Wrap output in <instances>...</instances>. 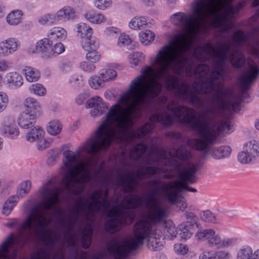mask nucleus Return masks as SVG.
Wrapping results in <instances>:
<instances>
[{
	"label": "nucleus",
	"instance_id": "obj_61",
	"mask_svg": "<svg viewBox=\"0 0 259 259\" xmlns=\"http://www.w3.org/2000/svg\"><path fill=\"white\" fill-rule=\"evenodd\" d=\"M142 3L147 7H153L155 5L154 0H142Z\"/></svg>",
	"mask_w": 259,
	"mask_h": 259
},
{
	"label": "nucleus",
	"instance_id": "obj_52",
	"mask_svg": "<svg viewBox=\"0 0 259 259\" xmlns=\"http://www.w3.org/2000/svg\"><path fill=\"white\" fill-rule=\"evenodd\" d=\"M174 250L178 254L184 255L188 251V246L184 244H176L174 246Z\"/></svg>",
	"mask_w": 259,
	"mask_h": 259
},
{
	"label": "nucleus",
	"instance_id": "obj_30",
	"mask_svg": "<svg viewBox=\"0 0 259 259\" xmlns=\"http://www.w3.org/2000/svg\"><path fill=\"white\" fill-rule=\"evenodd\" d=\"M22 13L20 10L11 12L7 17V22L11 25H16L22 20Z\"/></svg>",
	"mask_w": 259,
	"mask_h": 259
},
{
	"label": "nucleus",
	"instance_id": "obj_46",
	"mask_svg": "<svg viewBox=\"0 0 259 259\" xmlns=\"http://www.w3.org/2000/svg\"><path fill=\"white\" fill-rule=\"evenodd\" d=\"M238 160L239 162L242 164H246L250 162L253 159L250 156L249 153H248V152L243 150V151L239 153L238 154Z\"/></svg>",
	"mask_w": 259,
	"mask_h": 259
},
{
	"label": "nucleus",
	"instance_id": "obj_37",
	"mask_svg": "<svg viewBox=\"0 0 259 259\" xmlns=\"http://www.w3.org/2000/svg\"><path fill=\"white\" fill-rule=\"evenodd\" d=\"M30 182L29 181H24L21 183L17 190L16 194L14 196H17L19 199V197H22L25 195L27 194L30 191Z\"/></svg>",
	"mask_w": 259,
	"mask_h": 259
},
{
	"label": "nucleus",
	"instance_id": "obj_13",
	"mask_svg": "<svg viewBox=\"0 0 259 259\" xmlns=\"http://www.w3.org/2000/svg\"><path fill=\"white\" fill-rule=\"evenodd\" d=\"M8 123L6 122L2 123L0 130L7 137L11 139H15L19 135L18 129L14 124L13 119L8 118Z\"/></svg>",
	"mask_w": 259,
	"mask_h": 259
},
{
	"label": "nucleus",
	"instance_id": "obj_39",
	"mask_svg": "<svg viewBox=\"0 0 259 259\" xmlns=\"http://www.w3.org/2000/svg\"><path fill=\"white\" fill-rule=\"evenodd\" d=\"M69 82L75 89L81 88L83 84V78L81 75L73 74L69 78Z\"/></svg>",
	"mask_w": 259,
	"mask_h": 259
},
{
	"label": "nucleus",
	"instance_id": "obj_62",
	"mask_svg": "<svg viewBox=\"0 0 259 259\" xmlns=\"http://www.w3.org/2000/svg\"><path fill=\"white\" fill-rule=\"evenodd\" d=\"M169 136L176 139H180L182 137V134L179 132H171L169 134Z\"/></svg>",
	"mask_w": 259,
	"mask_h": 259
},
{
	"label": "nucleus",
	"instance_id": "obj_36",
	"mask_svg": "<svg viewBox=\"0 0 259 259\" xmlns=\"http://www.w3.org/2000/svg\"><path fill=\"white\" fill-rule=\"evenodd\" d=\"M192 233L188 228L186 223L180 224L178 228V235L181 239L187 240L190 238Z\"/></svg>",
	"mask_w": 259,
	"mask_h": 259
},
{
	"label": "nucleus",
	"instance_id": "obj_29",
	"mask_svg": "<svg viewBox=\"0 0 259 259\" xmlns=\"http://www.w3.org/2000/svg\"><path fill=\"white\" fill-rule=\"evenodd\" d=\"M25 78L29 82H34L38 80L40 73L38 70L31 67L26 66L23 69Z\"/></svg>",
	"mask_w": 259,
	"mask_h": 259
},
{
	"label": "nucleus",
	"instance_id": "obj_8",
	"mask_svg": "<svg viewBox=\"0 0 259 259\" xmlns=\"http://www.w3.org/2000/svg\"><path fill=\"white\" fill-rule=\"evenodd\" d=\"M115 179L116 184L121 187L124 193H131L136 189L137 181L134 174L127 171L123 175H117Z\"/></svg>",
	"mask_w": 259,
	"mask_h": 259
},
{
	"label": "nucleus",
	"instance_id": "obj_27",
	"mask_svg": "<svg viewBox=\"0 0 259 259\" xmlns=\"http://www.w3.org/2000/svg\"><path fill=\"white\" fill-rule=\"evenodd\" d=\"M93 230L91 227H86L83 231H81V242L82 247L87 249L90 246L91 243V236Z\"/></svg>",
	"mask_w": 259,
	"mask_h": 259
},
{
	"label": "nucleus",
	"instance_id": "obj_50",
	"mask_svg": "<svg viewBox=\"0 0 259 259\" xmlns=\"http://www.w3.org/2000/svg\"><path fill=\"white\" fill-rule=\"evenodd\" d=\"M104 33L107 36L116 37L120 34V30L117 27H108L105 29Z\"/></svg>",
	"mask_w": 259,
	"mask_h": 259
},
{
	"label": "nucleus",
	"instance_id": "obj_24",
	"mask_svg": "<svg viewBox=\"0 0 259 259\" xmlns=\"http://www.w3.org/2000/svg\"><path fill=\"white\" fill-rule=\"evenodd\" d=\"M47 36L53 40H64L67 37V32L62 27H55L50 29Z\"/></svg>",
	"mask_w": 259,
	"mask_h": 259
},
{
	"label": "nucleus",
	"instance_id": "obj_47",
	"mask_svg": "<svg viewBox=\"0 0 259 259\" xmlns=\"http://www.w3.org/2000/svg\"><path fill=\"white\" fill-rule=\"evenodd\" d=\"M95 7L99 10H104L111 6V0H94Z\"/></svg>",
	"mask_w": 259,
	"mask_h": 259
},
{
	"label": "nucleus",
	"instance_id": "obj_44",
	"mask_svg": "<svg viewBox=\"0 0 259 259\" xmlns=\"http://www.w3.org/2000/svg\"><path fill=\"white\" fill-rule=\"evenodd\" d=\"M233 39L238 45H241L246 42L248 40V36L241 30H237L233 36Z\"/></svg>",
	"mask_w": 259,
	"mask_h": 259
},
{
	"label": "nucleus",
	"instance_id": "obj_49",
	"mask_svg": "<svg viewBox=\"0 0 259 259\" xmlns=\"http://www.w3.org/2000/svg\"><path fill=\"white\" fill-rule=\"evenodd\" d=\"M59 158V152L57 150H52L50 155L48 158L47 164L49 165L52 166L55 165Z\"/></svg>",
	"mask_w": 259,
	"mask_h": 259
},
{
	"label": "nucleus",
	"instance_id": "obj_53",
	"mask_svg": "<svg viewBox=\"0 0 259 259\" xmlns=\"http://www.w3.org/2000/svg\"><path fill=\"white\" fill-rule=\"evenodd\" d=\"M37 142V148L39 150H43L48 148L51 144V142L46 140L44 137L39 139Z\"/></svg>",
	"mask_w": 259,
	"mask_h": 259
},
{
	"label": "nucleus",
	"instance_id": "obj_58",
	"mask_svg": "<svg viewBox=\"0 0 259 259\" xmlns=\"http://www.w3.org/2000/svg\"><path fill=\"white\" fill-rule=\"evenodd\" d=\"M176 203L177 207L182 211H184L188 207L187 201L185 199L176 201L174 204ZM174 204V203H172Z\"/></svg>",
	"mask_w": 259,
	"mask_h": 259
},
{
	"label": "nucleus",
	"instance_id": "obj_59",
	"mask_svg": "<svg viewBox=\"0 0 259 259\" xmlns=\"http://www.w3.org/2000/svg\"><path fill=\"white\" fill-rule=\"evenodd\" d=\"M210 251H204L199 255V259H212Z\"/></svg>",
	"mask_w": 259,
	"mask_h": 259
},
{
	"label": "nucleus",
	"instance_id": "obj_25",
	"mask_svg": "<svg viewBox=\"0 0 259 259\" xmlns=\"http://www.w3.org/2000/svg\"><path fill=\"white\" fill-rule=\"evenodd\" d=\"M18 201L17 196H11L4 204L2 209V213L6 216L8 215L13 209L14 207Z\"/></svg>",
	"mask_w": 259,
	"mask_h": 259
},
{
	"label": "nucleus",
	"instance_id": "obj_5",
	"mask_svg": "<svg viewBox=\"0 0 259 259\" xmlns=\"http://www.w3.org/2000/svg\"><path fill=\"white\" fill-rule=\"evenodd\" d=\"M92 201L88 204V212L86 213V204L82 198H79L75 203L72 209L73 213L72 222L76 224L81 215L86 213V217L89 218L90 214L99 212L102 208L108 209L111 205V201L108 198V191L99 189L94 191L91 196Z\"/></svg>",
	"mask_w": 259,
	"mask_h": 259
},
{
	"label": "nucleus",
	"instance_id": "obj_6",
	"mask_svg": "<svg viewBox=\"0 0 259 259\" xmlns=\"http://www.w3.org/2000/svg\"><path fill=\"white\" fill-rule=\"evenodd\" d=\"M196 239L201 242L205 241L208 247L212 248H227L234 245L237 239L234 238H222L214 229L212 228L199 229L195 234Z\"/></svg>",
	"mask_w": 259,
	"mask_h": 259
},
{
	"label": "nucleus",
	"instance_id": "obj_10",
	"mask_svg": "<svg viewBox=\"0 0 259 259\" xmlns=\"http://www.w3.org/2000/svg\"><path fill=\"white\" fill-rule=\"evenodd\" d=\"M20 47L18 40L14 37L8 38L0 42V56L8 57L17 51Z\"/></svg>",
	"mask_w": 259,
	"mask_h": 259
},
{
	"label": "nucleus",
	"instance_id": "obj_40",
	"mask_svg": "<svg viewBox=\"0 0 259 259\" xmlns=\"http://www.w3.org/2000/svg\"><path fill=\"white\" fill-rule=\"evenodd\" d=\"M58 20L57 14H48L40 17L38 18V22L41 25L53 24Z\"/></svg>",
	"mask_w": 259,
	"mask_h": 259
},
{
	"label": "nucleus",
	"instance_id": "obj_51",
	"mask_svg": "<svg viewBox=\"0 0 259 259\" xmlns=\"http://www.w3.org/2000/svg\"><path fill=\"white\" fill-rule=\"evenodd\" d=\"M100 55L97 52V50L89 51L86 54V58L89 62L95 63L100 59Z\"/></svg>",
	"mask_w": 259,
	"mask_h": 259
},
{
	"label": "nucleus",
	"instance_id": "obj_48",
	"mask_svg": "<svg viewBox=\"0 0 259 259\" xmlns=\"http://www.w3.org/2000/svg\"><path fill=\"white\" fill-rule=\"evenodd\" d=\"M120 36L118 37L117 45L119 47H124L127 46L132 42V39L130 38L129 35L125 33L119 34Z\"/></svg>",
	"mask_w": 259,
	"mask_h": 259
},
{
	"label": "nucleus",
	"instance_id": "obj_7",
	"mask_svg": "<svg viewBox=\"0 0 259 259\" xmlns=\"http://www.w3.org/2000/svg\"><path fill=\"white\" fill-rule=\"evenodd\" d=\"M250 70L245 72L239 78L240 85V99L242 100L247 97V92L252 83L256 80L259 74V68L254 63L249 64Z\"/></svg>",
	"mask_w": 259,
	"mask_h": 259
},
{
	"label": "nucleus",
	"instance_id": "obj_34",
	"mask_svg": "<svg viewBox=\"0 0 259 259\" xmlns=\"http://www.w3.org/2000/svg\"><path fill=\"white\" fill-rule=\"evenodd\" d=\"M252 253L250 247L243 246L237 251L236 259H251Z\"/></svg>",
	"mask_w": 259,
	"mask_h": 259
},
{
	"label": "nucleus",
	"instance_id": "obj_23",
	"mask_svg": "<svg viewBox=\"0 0 259 259\" xmlns=\"http://www.w3.org/2000/svg\"><path fill=\"white\" fill-rule=\"evenodd\" d=\"M82 48L86 51L97 50L99 46V40L94 37L88 38L85 37L84 39L81 40Z\"/></svg>",
	"mask_w": 259,
	"mask_h": 259
},
{
	"label": "nucleus",
	"instance_id": "obj_2",
	"mask_svg": "<svg viewBox=\"0 0 259 259\" xmlns=\"http://www.w3.org/2000/svg\"><path fill=\"white\" fill-rule=\"evenodd\" d=\"M174 167L179 181L165 182L154 179L149 182L153 188L152 192L144 200L147 211L144 215L145 219L140 220L136 223L133 236L127 239L122 244H119L115 240L108 242L107 250L113 254L115 259H125L132 251L136 250L145 241H147V246L151 250L154 251L159 246L162 233L158 228L157 225L164 222L167 211L165 207L158 203V196L165 198L170 203H174L182 190L193 193L197 192L195 188L189 187L187 184L196 182L197 177L195 174L199 169V165L190 163L186 168H183L182 164L177 162Z\"/></svg>",
	"mask_w": 259,
	"mask_h": 259
},
{
	"label": "nucleus",
	"instance_id": "obj_56",
	"mask_svg": "<svg viewBox=\"0 0 259 259\" xmlns=\"http://www.w3.org/2000/svg\"><path fill=\"white\" fill-rule=\"evenodd\" d=\"M80 68L84 71L91 72L95 69V66L88 62L83 61L80 63Z\"/></svg>",
	"mask_w": 259,
	"mask_h": 259
},
{
	"label": "nucleus",
	"instance_id": "obj_45",
	"mask_svg": "<svg viewBox=\"0 0 259 259\" xmlns=\"http://www.w3.org/2000/svg\"><path fill=\"white\" fill-rule=\"evenodd\" d=\"M212 259H232L230 252L228 250H221L215 251L211 256Z\"/></svg>",
	"mask_w": 259,
	"mask_h": 259
},
{
	"label": "nucleus",
	"instance_id": "obj_12",
	"mask_svg": "<svg viewBox=\"0 0 259 259\" xmlns=\"http://www.w3.org/2000/svg\"><path fill=\"white\" fill-rule=\"evenodd\" d=\"M53 40L47 36L38 40L35 46L36 52L41 54L42 57L50 59V53Z\"/></svg>",
	"mask_w": 259,
	"mask_h": 259
},
{
	"label": "nucleus",
	"instance_id": "obj_21",
	"mask_svg": "<svg viewBox=\"0 0 259 259\" xmlns=\"http://www.w3.org/2000/svg\"><path fill=\"white\" fill-rule=\"evenodd\" d=\"M23 104L25 108L24 112L35 113L36 115L39 112L40 110V106L39 103L33 98L28 97L26 98Z\"/></svg>",
	"mask_w": 259,
	"mask_h": 259
},
{
	"label": "nucleus",
	"instance_id": "obj_28",
	"mask_svg": "<svg viewBox=\"0 0 259 259\" xmlns=\"http://www.w3.org/2000/svg\"><path fill=\"white\" fill-rule=\"evenodd\" d=\"M162 227L164 228L165 233H167L166 236L169 239H172L178 235V229H176L175 224L171 221H164L162 224Z\"/></svg>",
	"mask_w": 259,
	"mask_h": 259
},
{
	"label": "nucleus",
	"instance_id": "obj_26",
	"mask_svg": "<svg viewBox=\"0 0 259 259\" xmlns=\"http://www.w3.org/2000/svg\"><path fill=\"white\" fill-rule=\"evenodd\" d=\"M200 217L203 221L206 223L219 224L221 222L220 218L209 210L201 211L200 213Z\"/></svg>",
	"mask_w": 259,
	"mask_h": 259
},
{
	"label": "nucleus",
	"instance_id": "obj_43",
	"mask_svg": "<svg viewBox=\"0 0 259 259\" xmlns=\"http://www.w3.org/2000/svg\"><path fill=\"white\" fill-rule=\"evenodd\" d=\"M30 92L37 96H42L46 94V90L44 86L38 83H34L29 87Z\"/></svg>",
	"mask_w": 259,
	"mask_h": 259
},
{
	"label": "nucleus",
	"instance_id": "obj_18",
	"mask_svg": "<svg viewBox=\"0 0 259 259\" xmlns=\"http://www.w3.org/2000/svg\"><path fill=\"white\" fill-rule=\"evenodd\" d=\"M44 135L45 132L42 128L39 126H35L30 127V130L26 134L25 138L29 142H34L44 137Z\"/></svg>",
	"mask_w": 259,
	"mask_h": 259
},
{
	"label": "nucleus",
	"instance_id": "obj_1",
	"mask_svg": "<svg viewBox=\"0 0 259 259\" xmlns=\"http://www.w3.org/2000/svg\"><path fill=\"white\" fill-rule=\"evenodd\" d=\"M233 0H194L191 4L192 14L178 12L171 16L172 23L180 26L184 33L174 35L167 44V90L173 91L176 96H230L232 90L224 83V66L231 46L228 42L215 49L207 43L199 46L193 50V56L198 60L214 57V70L209 76V66L200 64L197 66L188 58L201 24L210 23L214 28L224 32L233 27L234 15L243 7L242 3L234 7ZM259 5V0H254L253 7Z\"/></svg>",
	"mask_w": 259,
	"mask_h": 259
},
{
	"label": "nucleus",
	"instance_id": "obj_20",
	"mask_svg": "<svg viewBox=\"0 0 259 259\" xmlns=\"http://www.w3.org/2000/svg\"><path fill=\"white\" fill-rule=\"evenodd\" d=\"M231 153V149L229 146H222L211 150L210 154L213 158L220 159L229 157Z\"/></svg>",
	"mask_w": 259,
	"mask_h": 259
},
{
	"label": "nucleus",
	"instance_id": "obj_42",
	"mask_svg": "<svg viewBox=\"0 0 259 259\" xmlns=\"http://www.w3.org/2000/svg\"><path fill=\"white\" fill-rule=\"evenodd\" d=\"M64 51L65 47L61 42H57L52 45L50 53V58L53 56H56L63 53Z\"/></svg>",
	"mask_w": 259,
	"mask_h": 259
},
{
	"label": "nucleus",
	"instance_id": "obj_60",
	"mask_svg": "<svg viewBox=\"0 0 259 259\" xmlns=\"http://www.w3.org/2000/svg\"><path fill=\"white\" fill-rule=\"evenodd\" d=\"M86 99V96L84 94L79 95L76 98V102L78 105L82 104Z\"/></svg>",
	"mask_w": 259,
	"mask_h": 259
},
{
	"label": "nucleus",
	"instance_id": "obj_14",
	"mask_svg": "<svg viewBox=\"0 0 259 259\" xmlns=\"http://www.w3.org/2000/svg\"><path fill=\"white\" fill-rule=\"evenodd\" d=\"M229 57L230 62L234 68H240L245 64V57L242 53L238 50H233Z\"/></svg>",
	"mask_w": 259,
	"mask_h": 259
},
{
	"label": "nucleus",
	"instance_id": "obj_17",
	"mask_svg": "<svg viewBox=\"0 0 259 259\" xmlns=\"http://www.w3.org/2000/svg\"><path fill=\"white\" fill-rule=\"evenodd\" d=\"M83 16L87 20L96 24L105 23L107 20L106 17L103 14L95 11L87 12L84 14Z\"/></svg>",
	"mask_w": 259,
	"mask_h": 259
},
{
	"label": "nucleus",
	"instance_id": "obj_38",
	"mask_svg": "<svg viewBox=\"0 0 259 259\" xmlns=\"http://www.w3.org/2000/svg\"><path fill=\"white\" fill-rule=\"evenodd\" d=\"M88 81L91 87L96 90L103 87L104 84V82L100 75L91 76Z\"/></svg>",
	"mask_w": 259,
	"mask_h": 259
},
{
	"label": "nucleus",
	"instance_id": "obj_33",
	"mask_svg": "<svg viewBox=\"0 0 259 259\" xmlns=\"http://www.w3.org/2000/svg\"><path fill=\"white\" fill-rule=\"evenodd\" d=\"M99 75L105 82L114 79L117 76V73L113 69H102L99 71Z\"/></svg>",
	"mask_w": 259,
	"mask_h": 259
},
{
	"label": "nucleus",
	"instance_id": "obj_57",
	"mask_svg": "<svg viewBox=\"0 0 259 259\" xmlns=\"http://www.w3.org/2000/svg\"><path fill=\"white\" fill-rule=\"evenodd\" d=\"M11 64L10 63L5 60V59H1L0 60V72H3L7 71L9 70L11 68Z\"/></svg>",
	"mask_w": 259,
	"mask_h": 259
},
{
	"label": "nucleus",
	"instance_id": "obj_63",
	"mask_svg": "<svg viewBox=\"0 0 259 259\" xmlns=\"http://www.w3.org/2000/svg\"><path fill=\"white\" fill-rule=\"evenodd\" d=\"M104 164V162L102 161L99 164V165L98 166V167L97 168V174H99L103 170Z\"/></svg>",
	"mask_w": 259,
	"mask_h": 259
},
{
	"label": "nucleus",
	"instance_id": "obj_4",
	"mask_svg": "<svg viewBox=\"0 0 259 259\" xmlns=\"http://www.w3.org/2000/svg\"><path fill=\"white\" fill-rule=\"evenodd\" d=\"M141 203V198L137 195L128 194L124 197L119 205L112 207L108 211V217L111 218L105 223V230L111 233H115L119 231L123 225L127 224L126 219L131 222L133 218L131 214L126 213V209L136 208Z\"/></svg>",
	"mask_w": 259,
	"mask_h": 259
},
{
	"label": "nucleus",
	"instance_id": "obj_16",
	"mask_svg": "<svg viewBox=\"0 0 259 259\" xmlns=\"http://www.w3.org/2000/svg\"><path fill=\"white\" fill-rule=\"evenodd\" d=\"M5 78L9 87L13 89L19 88L23 84L21 75L16 72L8 73L5 76Z\"/></svg>",
	"mask_w": 259,
	"mask_h": 259
},
{
	"label": "nucleus",
	"instance_id": "obj_41",
	"mask_svg": "<svg viewBox=\"0 0 259 259\" xmlns=\"http://www.w3.org/2000/svg\"><path fill=\"white\" fill-rule=\"evenodd\" d=\"M128 57L131 64L135 66L141 63L145 59V56L143 53L137 52L130 54Z\"/></svg>",
	"mask_w": 259,
	"mask_h": 259
},
{
	"label": "nucleus",
	"instance_id": "obj_55",
	"mask_svg": "<svg viewBox=\"0 0 259 259\" xmlns=\"http://www.w3.org/2000/svg\"><path fill=\"white\" fill-rule=\"evenodd\" d=\"M186 219L188 220L187 223H190V226H193L194 224L197 223V217L196 215L192 212L189 211H186L185 213Z\"/></svg>",
	"mask_w": 259,
	"mask_h": 259
},
{
	"label": "nucleus",
	"instance_id": "obj_54",
	"mask_svg": "<svg viewBox=\"0 0 259 259\" xmlns=\"http://www.w3.org/2000/svg\"><path fill=\"white\" fill-rule=\"evenodd\" d=\"M8 97L6 93H0V112L5 109L8 103Z\"/></svg>",
	"mask_w": 259,
	"mask_h": 259
},
{
	"label": "nucleus",
	"instance_id": "obj_9",
	"mask_svg": "<svg viewBox=\"0 0 259 259\" xmlns=\"http://www.w3.org/2000/svg\"><path fill=\"white\" fill-rule=\"evenodd\" d=\"M85 106L87 108H93L91 115L94 118L102 115L108 107V104L103 102L102 99L99 96L88 100Z\"/></svg>",
	"mask_w": 259,
	"mask_h": 259
},
{
	"label": "nucleus",
	"instance_id": "obj_32",
	"mask_svg": "<svg viewBox=\"0 0 259 259\" xmlns=\"http://www.w3.org/2000/svg\"><path fill=\"white\" fill-rule=\"evenodd\" d=\"M48 133L52 136L58 135L62 130V124L58 120H53L49 122L47 128Z\"/></svg>",
	"mask_w": 259,
	"mask_h": 259
},
{
	"label": "nucleus",
	"instance_id": "obj_3",
	"mask_svg": "<svg viewBox=\"0 0 259 259\" xmlns=\"http://www.w3.org/2000/svg\"><path fill=\"white\" fill-rule=\"evenodd\" d=\"M193 154L191 151L185 146L181 145L177 149L174 148L169 149L155 148L153 149L150 153L143 159V163L146 165H142L136 172V177L138 180H141L145 177L159 174L161 171H166L168 168L163 167V166L169 165L171 163L170 158L176 157L180 161L183 168L182 163H185L192 158ZM178 161H175L172 167L175 170V164ZM190 163L187 164L188 165ZM188 166V165H187Z\"/></svg>",
	"mask_w": 259,
	"mask_h": 259
},
{
	"label": "nucleus",
	"instance_id": "obj_11",
	"mask_svg": "<svg viewBox=\"0 0 259 259\" xmlns=\"http://www.w3.org/2000/svg\"><path fill=\"white\" fill-rule=\"evenodd\" d=\"M36 115L35 113L23 112L19 115L18 123L20 127L28 129L33 126L36 122Z\"/></svg>",
	"mask_w": 259,
	"mask_h": 259
},
{
	"label": "nucleus",
	"instance_id": "obj_15",
	"mask_svg": "<svg viewBox=\"0 0 259 259\" xmlns=\"http://www.w3.org/2000/svg\"><path fill=\"white\" fill-rule=\"evenodd\" d=\"M56 14L58 20H72L77 17L75 10L68 6L63 7L56 13Z\"/></svg>",
	"mask_w": 259,
	"mask_h": 259
},
{
	"label": "nucleus",
	"instance_id": "obj_31",
	"mask_svg": "<svg viewBox=\"0 0 259 259\" xmlns=\"http://www.w3.org/2000/svg\"><path fill=\"white\" fill-rule=\"evenodd\" d=\"M147 24V21L145 17H135L129 23V26L132 29L137 30L144 28Z\"/></svg>",
	"mask_w": 259,
	"mask_h": 259
},
{
	"label": "nucleus",
	"instance_id": "obj_64",
	"mask_svg": "<svg viewBox=\"0 0 259 259\" xmlns=\"http://www.w3.org/2000/svg\"><path fill=\"white\" fill-rule=\"evenodd\" d=\"M251 259H259V249L252 253Z\"/></svg>",
	"mask_w": 259,
	"mask_h": 259
},
{
	"label": "nucleus",
	"instance_id": "obj_19",
	"mask_svg": "<svg viewBox=\"0 0 259 259\" xmlns=\"http://www.w3.org/2000/svg\"><path fill=\"white\" fill-rule=\"evenodd\" d=\"M243 149L249 153L253 159L259 157V141L253 140L247 142L244 144Z\"/></svg>",
	"mask_w": 259,
	"mask_h": 259
},
{
	"label": "nucleus",
	"instance_id": "obj_35",
	"mask_svg": "<svg viewBox=\"0 0 259 259\" xmlns=\"http://www.w3.org/2000/svg\"><path fill=\"white\" fill-rule=\"evenodd\" d=\"M139 37L142 44L148 45L154 40L155 35L151 30H146L139 33Z\"/></svg>",
	"mask_w": 259,
	"mask_h": 259
},
{
	"label": "nucleus",
	"instance_id": "obj_22",
	"mask_svg": "<svg viewBox=\"0 0 259 259\" xmlns=\"http://www.w3.org/2000/svg\"><path fill=\"white\" fill-rule=\"evenodd\" d=\"M76 32L77 35L84 39L85 37H91L93 34V29L89 25L84 23H80L76 25Z\"/></svg>",
	"mask_w": 259,
	"mask_h": 259
}]
</instances>
